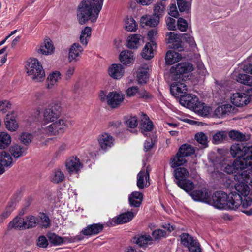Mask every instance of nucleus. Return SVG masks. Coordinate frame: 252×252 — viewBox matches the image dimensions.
<instances>
[{"label":"nucleus","instance_id":"39448f33","mask_svg":"<svg viewBox=\"0 0 252 252\" xmlns=\"http://www.w3.org/2000/svg\"><path fill=\"white\" fill-rule=\"evenodd\" d=\"M26 72L34 82H42L46 77L45 72L40 62L36 58L29 59L26 65Z\"/></svg>","mask_w":252,"mask_h":252},{"label":"nucleus","instance_id":"9b49d317","mask_svg":"<svg viewBox=\"0 0 252 252\" xmlns=\"http://www.w3.org/2000/svg\"><path fill=\"white\" fill-rule=\"evenodd\" d=\"M65 168L69 174H78L83 168V164L76 156H71L65 161Z\"/></svg>","mask_w":252,"mask_h":252},{"label":"nucleus","instance_id":"72a5a7b5","mask_svg":"<svg viewBox=\"0 0 252 252\" xmlns=\"http://www.w3.org/2000/svg\"><path fill=\"white\" fill-rule=\"evenodd\" d=\"M5 124L6 128L11 131H15L19 127L18 123L15 117L13 116L7 115L5 120Z\"/></svg>","mask_w":252,"mask_h":252},{"label":"nucleus","instance_id":"ddd939ff","mask_svg":"<svg viewBox=\"0 0 252 252\" xmlns=\"http://www.w3.org/2000/svg\"><path fill=\"white\" fill-rule=\"evenodd\" d=\"M97 141L100 148L105 151L114 145V139L109 133L103 132L98 135Z\"/></svg>","mask_w":252,"mask_h":252},{"label":"nucleus","instance_id":"79ce46f5","mask_svg":"<svg viewBox=\"0 0 252 252\" xmlns=\"http://www.w3.org/2000/svg\"><path fill=\"white\" fill-rule=\"evenodd\" d=\"M23 218L20 217H16L8 224V228L9 229H20L25 228Z\"/></svg>","mask_w":252,"mask_h":252},{"label":"nucleus","instance_id":"6ab92c4d","mask_svg":"<svg viewBox=\"0 0 252 252\" xmlns=\"http://www.w3.org/2000/svg\"><path fill=\"white\" fill-rule=\"evenodd\" d=\"M150 185L149 173L147 169L141 170L137 175V185L140 189L148 187Z\"/></svg>","mask_w":252,"mask_h":252},{"label":"nucleus","instance_id":"680f3d73","mask_svg":"<svg viewBox=\"0 0 252 252\" xmlns=\"http://www.w3.org/2000/svg\"><path fill=\"white\" fill-rule=\"evenodd\" d=\"M166 24L169 30L174 31L176 29V21L173 18L168 17L166 18Z\"/></svg>","mask_w":252,"mask_h":252},{"label":"nucleus","instance_id":"9d476101","mask_svg":"<svg viewBox=\"0 0 252 252\" xmlns=\"http://www.w3.org/2000/svg\"><path fill=\"white\" fill-rule=\"evenodd\" d=\"M182 245L188 248L191 252H202L198 241L188 233H183L180 236Z\"/></svg>","mask_w":252,"mask_h":252},{"label":"nucleus","instance_id":"49530a36","mask_svg":"<svg viewBox=\"0 0 252 252\" xmlns=\"http://www.w3.org/2000/svg\"><path fill=\"white\" fill-rule=\"evenodd\" d=\"M125 27L126 31L132 32L137 30V25L132 17L127 16L125 19Z\"/></svg>","mask_w":252,"mask_h":252},{"label":"nucleus","instance_id":"338daca9","mask_svg":"<svg viewBox=\"0 0 252 252\" xmlns=\"http://www.w3.org/2000/svg\"><path fill=\"white\" fill-rule=\"evenodd\" d=\"M147 35L148 39L150 41V42L154 41V40L158 37V31L155 29H151L148 32Z\"/></svg>","mask_w":252,"mask_h":252},{"label":"nucleus","instance_id":"6e6552de","mask_svg":"<svg viewBox=\"0 0 252 252\" xmlns=\"http://www.w3.org/2000/svg\"><path fill=\"white\" fill-rule=\"evenodd\" d=\"M70 122L66 120L60 119L41 127L42 133L51 136H57L63 133L68 127Z\"/></svg>","mask_w":252,"mask_h":252},{"label":"nucleus","instance_id":"2eb2a0df","mask_svg":"<svg viewBox=\"0 0 252 252\" xmlns=\"http://www.w3.org/2000/svg\"><path fill=\"white\" fill-rule=\"evenodd\" d=\"M108 73L113 79L120 80L124 75L125 68L121 64L114 63L109 66Z\"/></svg>","mask_w":252,"mask_h":252},{"label":"nucleus","instance_id":"a878e982","mask_svg":"<svg viewBox=\"0 0 252 252\" xmlns=\"http://www.w3.org/2000/svg\"><path fill=\"white\" fill-rule=\"evenodd\" d=\"M61 74L58 71H55L51 72L48 76L47 79L46 88L51 89L57 85L59 80L61 78Z\"/></svg>","mask_w":252,"mask_h":252},{"label":"nucleus","instance_id":"bf43d9fd","mask_svg":"<svg viewBox=\"0 0 252 252\" xmlns=\"http://www.w3.org/2000/svg\"><path fill=\"white\" fill-rule=\"evenodd\" d=\"M177 26L178 29L181 32H185L187 31L188 24L187 21L182 18H180L178 19L177 22Z\"/></svg>","mask_w":252,"mask_h":252},{"label":"nucleus","instance_id":"5fc2aeb1","mask_svg":"<svg viewBox=\"0 0 252 252\" xmlns=\"http://www.w3.org/2000/svg\"><path fill=\"white\" fill-rule=\"evenodd\" d=\"M195 139L203 148H206L208 146V137L203 132H200L196 133L195 135Z\"/></svg>","mask_w":252,"mask_h":252},{"label":"nucleus","instance_id":"58836bf2","mask_svg":"<svg viewBox=\"0 0 252 252\" xmlns=\"http://www.w3.org/2000/svg\"><path fill=\"white\" fill-rule=\"evenodd\" d=\"M189 173L188 170L184 167L177 168L174 172V176L176 181H181L185 178L188 177Z\"/></svg>","mask_w":252,"mask_h":252},{"label":"nucleus","instance_id":"473e14b6","mask_svg":"<svg viewBox=\"0 0 252 252\" xmlns=\"http://www.w3.org/2000/svg\"><path fill=\"white\" fill-rule=\"evenodd\" d=\"M142 199L143 195L139 191L133 192L129 196L130 205L135 207L140 206Z\"/></svg>","mask_w":252,"mask_h":252},{"label":"nucleus","instance_id":"8fccbe9b","mask_svg":"<svg viewBox=\"0 0 252 252\" xmlns=\"http://www.w3.org/2000/svg\"><path fill=\"white\" fill-rule=\"evenodd\" d=\"M12 158L10 155L3 151L0 154V162L3 166H10L12 163Z\"/></svg>","mask_w":252,"mask_h":252},{"label":"nucleus","instance_id":"bb28decb","mask_svg":"<svg viewBox=\"0 0 252 252\" xmlns=\"http://www.w3.org/2000/svg\"><path fill=\"white\" fill-rule=\"evenodd\" d=\"M119 60L123 64L128 65L134 61L133 53L129 50L123 51L120 54Z\"/></svg>","mask_w":252,"mask_h":252},{"label":"nucleus","instance_id":"b1692460","mask_svg":"<svg viewBox=\"0 0 252 252\" xmlns=\"http://www.w3.org/2000/svg\"><path fill=\"white\" fill-rule=\"evenodd\" d=\"M149 66L147 64H144L138 69L137 77L139 84H144L147 82L149 78Z\"/></svg>","mask_w":252,"mask_h":252},{"label":"nucleus","instance_id":"e433bc0d","mask_svg":"<svg viewBox=\"0 0 252 252\" xmlns=\"http://www.w3.org/2000/svg\"><path fill=\"white\" fill-rule=\"evenodd\" d=\"M134 216V214L131 212L123 213L114 219V222L117 224L126 223L131 220Z\"/></svg>","mask_w":252,"mask_h":252},{"label":"nucleus","instance_id":"ea45409f","mask_svg":"<svg viewBox=\"0 0 252 252\" xmlns=\"http://www.w3.org/2000/svg\"><path fill=\"white\" fill-rule=\"evenodd\" d=\"M11 142L10 135L6 132H0V149H4L8 147Z\"/></svg>","mask_w":252,"mask_h":252},{"label":"nucleus","instance_id":"c03bdc74","mask_svg":"<svg viewBox=\"0 0 252 252\" xmlns=\"http://www.w3.org/2000/svg\"><path fill=\"white\" fill-rule=\"evenodd\" d=\"M166 40L168 43H173L179 42L180 40L177 34L174 32H167L166 34ZM174 49H179L181 47V45L173 44Z\"/></svg>","mask_w":252,"mask_h":252},{"label":"nucleus","instance_id":"7c9ffc66","mask_svg":"<svg viewBox=\"0 0 252 252\" xmlns=\"http://www.w3.org/2000/svg\"><path fill=\"white\" fill-rule=\"evenodd\" d=\"M182 58V56L179 53L174 51H168L166 54L165 62L166 64L171 65L179 62Z\"/></svg>","mask_w":252,"mask_h":252},{"label":"nucleus","instance_id":"37998d69","mask_svg":"<svg viewBox=\"0 0 252 252\" xmlns=\"http://www.w3.org/2000/svg\"><path fill=\"white\" fill-rule=\"evenodd\" d=\"M178 152L179 155H181L185 158V157L189 156L194 154L195 150L194 147L190 145L185 144L180 147Z\"/></svg>","mask_w":252,"mask_h":252},{"label":"nucleus","instance_id":"f704fd0d","mask_svg":"<svg viewBox=\"0 0 252 252\" xmlns=\"http://www.w3.org/2000/svg\"><path fill=\"white\" fill-rule=\"evenodd\" d=\"M152 240L151 237L149 235L136 236L134 238L135 243L140 247H146L148 244H151Z\"/></svg>","mask_w":252,"mask_h":252},{"label":"nucleus","instance_id":"09e8293b","mask_svg":"<svg viewBox=\"0 0 252 252\" xmlns=\"http://www.w3.org/2000/svg\"><path fill=\"white\" fill-rule=\"evenodd\" d=\"M10 154L15 158L23 156L25 154V150L21 146L15 145L10 148Z\"/></svg>","mask_w":252,"mask_h":252},{"label":"nucleus","instance_id":"864d4df0","mask_svg":"<svg viewBox=\"0 0 252 252\" xmlns=\"http://www.w3.org/2000/svg\"><path fill=\"white\" fill-rule=\"evenodd\" d=\"M227 136V133L226 131H218L213 136V143L215 144H219L225 140Z\"/></svg>","mask_w":252,"mask_h":252},{"label":"nucleus","instance_id":"603ef678","mask_svg":"<svg viewBox=\"0 0 252 252\" xmlns=\"http://www.w3.org/2000/svg\"><path fill=\"white\" fill-rule=\"evenodd\" d=\"M25 228H30L34 227L37 223V219L33 216H28L23 218Z\"/></svg>","mask_w":252,"mask_h":252},{"label":"nucleus","instance_id":"f3484780","mask_svg":"<svg viewBox=\"0 0 252 252\" xmlns=\"http://www.w3.org/2000/svg\"><path fill=\"white\" fill-rule=\"evenodd\" d=\"M48 238L50 243L54 245H60L63 243H72L74 242L77 240H81V239L78 238V236L71 238L68 237H62L55 233L49 234L48 235Z\"/></svg>","mask_w":252,"mask_h":252},{"label":"nucleus","instance_id":"cd10ccee","mask_svg":"<svg viewBox=\"0 0 252 252\" xmlns=\"http://www.w3.org/2000/svg\"><path fill=\"white\" fill-rule=\"evenodd\" d=\"M143 39L142 36L138 34H131L127 39V46L130 49H137L140 45V41Z\"/></svg>","mask_w":252,"mask_h":252},{"label":"nucleus","instance_id":"1a4fd4ad","mask_svg":"<svg viewBox=\"0 0 252 252\" xmlns=\"http://www.w3.org/2000/svg\"><path fill=\"white\" fill-rule=\"evenodd\" d=\"M99 98L102 102H106L112 108L120 106L123 103L125 95L121 92L112 91L107 94V92L102 90L99 93Z\"/></svg>","mask_w":252,"mask_h":252},{"label":"nucleus","instance_id":"20e7f679","mask_svg":"<svg viewBox=\"0 0 252 252\" xmlns=\"http://www.w3.org/2000/svg\"><path fill=\"white\" fill-rule=\"evenodd\" d=\"M104 0H82L78 4L76 12L79 24H85L89 20L94 22L102 9Z\"/></svg>","mask_w":252,"mask_h":252},{"label":"nucleus","instance_id":"de8ad7c7","mask_svg":"<svg viewBox=\"0 0 252 252\" xmlns=\"http://www.w3.org/2000/svg\"><path fill=\"white\" fill-rule=\"evenodd\" d=\"M165 5L162 2H157L154 6V16L158 17H162L165 14Z\"/></svg>","mask_w":252,"mask_h":252},{"label":"nucleus","instance_id":"f8f14e48","mask_svg":"<svg viewBox=\"0 0 252 252\" xmlns=\"http://www.w3.org/2000/svg\"><path fill=\"white\" fill-rule=\"evenodd\" d=\"M83 46L78 43H74L70 47L68 56L69 63H76L80 60L84 50Z\"/></svg>","mask_w":252,"mask_h":252},{"label":"nucleus","instance_id":"0e129e2a","mask_svg":"<svg viewBox=\"0 0 252 252\" xmlns=\"http://www.w3.org/2000/svg\"><path fill=\"white\" fill-rule=\"evenodd\" d=\"M181 4L178 3V6L180 12L189 11L190 8V4L189 2H182Z\"/></svg>","mask_w":252,"mask_h":252},{"label":"nucleus","instance_id":"a19ab883","mask_svg":"<svg viewBox=\"0 0 252 252\" xmlns=\"http://www.w3.org/2000/svg\"><path fill=\"white\" fill-rule=\"evenodd\" d=\"M125 123L129 131L134 132V129L138 125L137 117L132 116H126L125 118Z\"/></svg>","mask_w":252,"mask_h":252},{"label":"nucleus","instance_id":"e2e57ef3","mask_svg":"<svg viewBox=\"0 0 252 252\" xmlns=\"http://www.w3.org/2000/svg\"><path fill=\"white\" fill-rule=\"evenodd\" d=\"M138 95L139 98L146 100L150 99L152 97V95L144 89L138 90Z\"/></svg>","mask_w":252,"mask_h":252},{"label":"nucleus","instance_id":"393cba45","mask_svg":"<svg viewBox=\"0 0 252 252\" xmlns=\"http://www.w3.org/2000/svg\"><path fill=\"white\" fill-rule=\"evenodd\" d=\"M159 19L156 16L145 15L141 17L140 23L143 26L156 27L159 23Z\"/></svg>","mask_w":252,"mask_h":252},{"label":"nucleus","instance_id":"a211bd4d","mask_svg":"<svg viewBox=\"0 0 252 252\" xmlns=\"http://www.w3.org/2000/svg\"><path fill=\"white\" fill-rule=\"evenodd\" d=\"M198 100L196 95L190 94H187L180 98L179 102L182 106L192 110Z\"/></svg>","mask_w":252,"mask_h":252},{"label":"nucleus","instance_id":"774afa93","mask_svg":"<svg viewBox=\"0 0 252 252\" xmlns=\"http://www.w3.org/2000/svg\"><path fill=\"white\" fill-rule=\"evenodd\" d=\"M138 88L137 87H131L126 90V94L128 97L134 96L136 94H138Z\"/></svg>","mask_w":252,"mask_h":252},{"label":"nucleus","instance_id":"69168bd1","mask_svg":"<svg viewBox=\"0 0 252 252\" xmlns=\"http://www.w3.org/2000/svg\"><path fill=\"white\" fill-rule=\"evenodd\" d=\"M37 245L39 247L46 248L48 245V242L45 236H41L38 238Z\"/></svg>","mask_w":252,"mask_h":252},{"label":"nucleus","instance_id":"412c9836","mask_svg":"<svg viewBox=\"0 0 252 252\" xmlns=\"http://www.w3.org/2000/svg\"><path fill=\"white\" fill-rule=\"evenodd\" d=\"M103 228V225L100 223H95L89 225L84 228L81 232L86 236L96 235L100 232Z\"/></svg>","mask_w":252,"mask_h":252},{"label":"nucleus","instance_id":"aec40b11","mask_svg":"<svg viewBox=\"0 0 252 252\" xmlns=\"http://www.w3.org/2000/svg\"><path fill=\"white\" fill-rule=\"evenodd\" d=\"M162 227L165 229L163 230L160 229L154 230L152 232V236L155 240H159L166 236L167 232L170 233L175 229L174 225L169 223H164L162 225Z\"/></svg>","mask_w":252,"mask_h":252},{"label":"nucleus","instance_id":"052dcab7","mask_svg":"<svg viewBox=\"0 0 252 252\" xmlns=\"http://www.w3.org/2000/svg\"><path fill=\"white\" fill-rule=\"evenodd\" d=\"M182 37L183 40L188 43L191 48H194L196 47V44L194 38L190 35L185 33L182 35Z\"/></svg>","mask_w":252,"mask_h":252},{"label":"nucleus","instance_id":"0eeeda50","mask_svg":"<svg viewBox=\"0 0 252 252\" xmlns=\"http://www.w3.org/2000/svg\"><path fill=\"white\" fill-rule=\"evenodd\" d=\"M61 106L59 102L50 103L43 112V117L41 123V127L57 120L61 116Z\"/></svg>","mask_w":252,"mask_h":252},{"label":"nucleus","instance_id":"a18cd8bd","mask_svg":"<svg viewBox=\"0 0 252 252\" xmlns=\"http://www.w3.org/2000/svg\"><path fill=\"white\" fill-rule=\"evenodd\" d=\"M64 178V174L60 169H54L50 176V181L54 183L61 182Z\"/></svg>","mask_w":252,"mask_h":252},{"label":"nucleus","instance_id":"c756f323","mask_svg":"<svg viewBox=\"0 0 252 252\" xmlns=\"http://www.w3.org/2000/svg\"><path fill=\"white\" fill-rule=\"evenodd\" d=\"M140 126L143 132H148L153 130L154 125L148 116L146 114H143L141 117Z\"/></svg>","mask_w":252,"mask_h":252},{"label":"nucleus","instance_id":"4468645a","mask_svg":"<svg viewBox=\"0 0 252 252\" xmlns=\"http://www.w3.org/2000/svg\"><path fill=\"white\" fill-rule=\"evenodd\" d=\"M243 70L246 73L252 75V64L249 63L244 65ZM237 82L246 85L252 86V77L245 74H239L237 77Z\"/></svg>","mask_w":252,"mask_h":252},{"label":"nucleus","instance_id":"3c124183","mask_svg":"<svg viewBox=\"0 0 252 252\" xmlns=\"http://www.w3.org/2000/svg\"><path fill=\"white\" fill-rule=\"evenodd\" d=\"M176 183L182 189H193L195 188L194 183L191 180L186 178L181 181H176Z\"/></svg>","mask_w":252,"mask_h":252},{"label":"nucleus","instance_id":"423d86ee","mask_svg":"<svg viewBox=\"0 0 252 252\" xmlns=\"http://www.w3.org/2000/svg\"><path fill=\"white\" fill-rule=\"evenodd\" d=\"M230 153L236 159L242 160L252 168V146H246L243 143H234L230 148Z\"/></svg>","mask_w":252,"mask_h":252},{"label":"nucleus","instance_id":"c9c22d12","mask_svg":"<svg viewBox=\"0 0 252 252\" xmlns=\"http://www.w3.org/2000/svg\"><path fill=\"white\" fill-rule=\"evenodd\" d=\"M186 161L185 158L181 155H179L178 152L175 156L171 158L170 165L172 168H175L184 165Z\"/></svg>","mask_w":252,"mask_h":252},{"label":"nucleus","instance_id":"dca6fc26","mask_svg":"<svg viewBox=\"0 0 252 252\" xmlns=\"http://www.w3.org/2000/svg\"><path fill=\"white\" fill-rule=\"evenodd\" d=\"M230 100L234 105L238 107L246 105L250 102L248 95L242 92L233 93Z\"/></svg>","mask_w":252,"mask_h":252},{"label":"nucleus","instance_id":"4be33fe9","mask_svg":"<svg viewBox=\"0 0 252 252\" xmlns=\"http://www.w3.org/2000/svg\"><path fill=\"white\" fill-rule=\"evenodd\" d=\"M54 51V47L50 39H45L44 44L41 45L37 49L38 53L45 55H51Z\"/></svg>","mask_w":252,"mask_h":252},{"label":"nucleus","instance_id":"4c0bfd02","mask_svg":"<svg viewBox=\"0 0 252 252\" xmlns=\"http://www.w3.org/2000/svg\"><path fill=\"white\" fill-rule=\"evenodd\" d=\"M92 29L89 27H86L81 31L80 36V41L83 46L86 47L91 35Z\"/></svg>","mask_w":252,"mask_h":252},{"label":"nucleus","instance_id":"13d9d810","mask_svg":"<svg viewBox=\"0 0 252 252\" xmlns=\"http://www.w3.org/2000/svg\"><path fill=\"white\" fill-rule=\"evenodd\" d=\"M75 70V67L73 65H69L65 68L64 73V77L65 80H69L73 76Z\"/></svg>","mask_w":252,"mask_h":252},{"label":"nucleus","instance_id":"5701e85b","mask_svg":"<svg viewBox=\"0 0 252 252\" xmlns=\"http://www.w3.org/2000/svg\"><path fill=\"white\" fill-rule=\"evenodd\" d=\"M156 48V44L155 41L148 42L144 46L141 55L146 60H150L154 57V52Z\"/></svg>","mask_w":252,"mask_h":252},{"label":"nucleus","instance_id":"f257e3e1","mask_svg":"<svg viewBox=\"0 0 252 252\" xmlns=\"http://www.w3.org/2000/svg\"><path fill=\"white\" fill-rule=\"evenodd\" d=\"M192 199L210 204L218 209L235 210L241 205L247 208L252 205V190H221L212 193L211 190H184Z\"/></svg>","mask_w":252,"mask_h":252},{"label":"nucleus","instance_id":"f03ea898","mask_svg":"<svg viewBox=\"0 0 252 252\" xmlns=\"http://www.w3.org/2000/svg\"><path fill=\"white\" fill-rule=\"evenodd\" d=\"M193 65L188 62L178 63L172 66L170 71L173 80H177L182 79V82H175L170 86L171 93L175 97H181L186 94L188 90L184 78L188 77L193 70Z\"/></svg>","mask_w":252,"mask_h":252},{"label":"nucleus","instance_id":"7ed1b4c3","mask_svg":"<svg viewBox=\"0 0 252 252\" xmlns=\"http://www.w3.org/2000/svg\"><path fill=\"white\" fill-rule=\"evenodd\" d=\"M246 162L244 161L235 159L232 164H223L221 167V170L227 174H235L234 179L237 181H240L238 187L240 185L242 189H249V185L252 186V170H244L247 167Z\"/></svg>","mask_w":252,"mask_h":252},{"label":"nucleus","instance_id":"c85d7f7f","mask_svg":"<svg viewBox=\"0 0 252 252\" xmlns=\"http://www.w3.org/2000/svg\"><path fill=\"white\" fill-rule=\"evenodd\" d=\"M192 110L200 116H206L209 114L211 109L210 107L206 106L205 103L201 102L198 100Z\"/></svg>","mask_w":252,"mask_h":252},{"label":"nucleus","instance_id":"2f4dec72","mask_svg":"<svg viewBox=\"0 0 252 252\" xmlns=\"http://www.w3.org/2000/svg\"><path fill=\"white\" fill-rule=\"evenodd\" d=\"M222 184L223 185L222 188H226L227 189L232 188L233 187H234L235 189H243V186L241 187L240 185L239 187L238 184H240V181H238L237 183L235 184L234 183L233 180L230 178L229 176H226L225 175H222L221 176V181H220Z\"/></svg>","mask_w":252,"mask_h":252},{"label":"nucleus","instance_id":"6e6d98bb","mask_svg":"<svg viewBox=\"0 0 252 252\" xmlns=\"http://www.w3.org/2000/svg\"><path fill=\"white\" fill-rule=\"evenodd\" d=\"M33 139V135L29 132H22L20 135L19 139L20 142L25 145L29 144L32 142Z\"/></svg>","mask_w":252,"mask_h":252},{"label":"nucleus","instance_id":"4d7b16f0","mask_svg":"<svg viewBox=\"0 0 252 252\" xmlns=\"http://www.w3.org/2000/svg\"><path fill=\"white\" fill-rule=\"evenodd\" d=\"M229 137L233 140L242 141L245 139V136L237 130H231L228 133Z\"/></svg>","mask_w":252,"mask_h":252}]
</instances>
